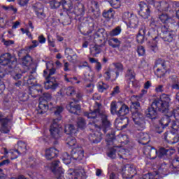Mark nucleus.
I'll return each instance as SVG.
<instances>
[{
  "mask_svg": "<svg viewBox=\"0 0 179 179\" xmlns=\"http://www.w3.org/2000/svg\"><path fill=\"white\" fill-rule=\"evenodd\" d=\"M160 10L164 12H171V7L175 5L176 6H179V3L177 1L173 2H167L162 1L159 3Z\"/></svg>",
  "mask_w": 179,
  "mask_h": 179,
  "instance_id": "obj_16",
  "label": "nucleus"
},
{
  "mask_svg": "<svg viewBox=\"0 0 179 179\" xmlns=\"http://www.w3.org/2000/svg\"><path fill=\"white\" fill-rule=\"evenodd\" d=\"M131 108H134V110H136L132 114L133 121L134 122L136 125H137V127L143 129V127H145V121L143 120V116L142 115V114L138 112V109L141 108V104L138 101H131Z\"/></svg>",
  "mask_w": 179,
  "mask_h": 179,
  "instance_id": "obj_5",
  "label": "nucleus"
},
{
  "mask_svg": "<svg viewBox=\"0 0 179 179\" xmlns=\"http://www.w3.org/2000/svg\"><path fill=\"white\" fill-rule=\"evenodd\" d=\"M158 40L159 37H155L149 44L150 49L151 51H153V52H157L159 51V46H157Z\"/></svg>",
  "mask_w": 179,
  "mask_h": 179,
  "instance_id": "obj_28",
  "label": "nucleus"
},
{
  "mask_svg": "<svg viewBox=\"0 0 179 179\" xmlns=\"http://www.w3.org/2000/svg\"><path fill=\"white\" fill-rule=\"evenodd\" d=\"M36 76H37V73L36 72V69H34L30 72L29 76L24 78V82L27 83V85L34 86V83H36Z\"/></svg>",
  "mask_w": 179,
  "mask_h": 179,
  "instance_id": "obj_17",
  "label": "nucleus"
},
{
  "mask_svg": "<svg viewBox=\"0 0 179 179\" xmlns=\"http://www.w3.org/2000/svg\"><path fill=\"white\" fill-rule=\"evenodd\" d=\"M51 94H43V99L41 98L40 99V102L36 110V114H44L45 113H47L48 109L51 110L52 108V103H50L48 105V102H47V100H51Z\"/></svg>",
  "mask_w": 179,
  "mask_h": 179,
  "instance_id": "obj_6",
  "label": "nucleus"
},
{
  "mask_svg": "<svg viewBox=\"0 0 179 179\" xmlns=\"http://www.w3.org/2000/svg\"><path fill=\"white\" fill-rule=\"evenodd\" d=\"M64 131L66 134H67V135L76 134V129H75V126L73 124H66L65 126Z\"/></svg>",
  "mask_w": 179,
  "mask_h": 179,
  "instance_id": "obj_32",
  "label": "nucleus"
},
{
  "mask_svg": "<svg viewBox=\"0 0 179 179\" xmlns=\"http://www.w3.org/2000/svg\"><path fill=\"white\" fill-rule=\"evenodd\" d=\"M172 166L174 169H179V157L175 158L172 162Z\"/></svg>",
  "mask_w": 179,
  "mask_h": 179,
  "instance_id": "obj_57",
  "label": "nucleus"
},
{
  "mask_svg": "<svg viewBox=\"0 0 179 179\" xmlns=\"http://www.w3.org/2000/svg\"><path fill=\"white\" fill-rule=\"evenodd\" d=\"M61 117L53 120L50 125V132L51 136L54 139H59L61 138V131H62V125L60 123Z\"/></svg>",
  "mask_w": 179,
  "mask_h": 179,
  "instance_id": "obj_7",
  "label": "nucleus"
},
{
  "mask_svg": "<svg viewBox=\"0 0 179 179\" xmlns=\"http://www.w3.org/2000/svg\"><path fill=\"white\" fill-rule=\"evenodd\" d=\"M65 54L66 56V58H68V59H71L72 58V55L73 54V50L71 49V48H66L65 50ZM71 58V59H69Z\"/></svg>",
  "mask_w": 179,
  "mask_h": 179,
  "instance_id": "obj_56",
  "label": "nucleus"
},
{
  "mask_svg": "<svg viewBox=\"0 0 179 179\" xmlns=\"http://www.w3.org/2000/svg\"><path fill=\"white\" fill-rule=\"evenodd\" d=\"M114 75V71L108 68L106 71L104 73L103 76L106 79V80H110Z\"/></svg>",
  "mask_w": 179,
  "mask_h": 179,
  "instance_id": "obj_36",
  "label": "nucleus"
},
{
  "mask_svg": "<svg viewBox=\"0 0 179 179\" xmlns=\"http://www.w3.org/2000/svg\"><path fill=\"white\" fill-rule=\"evenodd\" d=\"M159 19L162 23H169L171 20V17L169 16L167 14H162L159 15Z\"/></svg>",
  "mask_w": 179,
  "mask_h": 179,
  "instance_id": "obj_43",
  "label": "nucleus"
},
{
  "mask_svg": "<svg viewBox=\"0 0 179 179\" xmlns=\"http://www.w3.org/2000/svg\"><path fill=\"white\" fill-rule=\"evenodd\" d=\"M143 153L145 155V156H147V157H149V159L152 160L156 159L158 156L157 150L150 145H148L144 148Z\"/></svg>",
  "mask_w": 179,
  "mask_h": 179,
  "instance_id": "obj_13",
  "label": "nucleus"
},
{
  "mask_svg": "<svg viewBox=\"0 0 179 179\" xmlns=\"http://www.w3.org/2000/svg\"><path fill=\"white\" fill-rule=\"evenodd\" d=\"M132 16H134V14H132V13H130L129 11H127L123 13L122 19L126 24L129 22V19H131Z\"/></svg>",
  "mask_w": 179,
  "mask_h": 179,
  "instance_id": "obj_37",
  "label": "nucleus"
},
{
  "mask_svg": "<svg viewBox=\"0 0 179 179\" xmlns=\"http://www.w3.org/2000/svg\"><path fill=\"white\" fill-rule=\"evenodd\" d=\"M2 120H5L6 127H10V128H12V119H8V117L3 118L2 113L0 112V121Z\"/></svg>",
  "mask_w": 179,
  "mask_h": 179,
  "instance_id": "obj_50",
  "label": "nucleus"
},
{
  "mask_svg": "<svg viewBox=\"0 0 179 179\" xmlns=\"http://www.w3.org/2000/svg\"><path fill=\"white\" fill-rule=\"evenodd\" d=\"M66 143L69 145V146H75V145H76V139L74 138V137L69 136L66 138Z\"/></svg>",
  "mask_w": 179,
  "mask_h": 179,
  "instance_id": "obj_48",
  "label": "nucleus"
},
{
  "mask_svg": "<svg viewBox=\"0 0 179 179\" xmlns=\"http://www.w3.org/2000/svg\"><path fill=\"white\" fill-rule=\"evenodd\" d=\"M114 15H115V12L114 10H113V8L105 10L103 13V16L105 17V19H112V17H114Z\"/></svg>",
  "mask_w": 179,
  "mask_h": 179,
  "instance_id": "obj_33",
  "label": "nucleus"
},
{
  "mask_svg": "<svg viewBox=\"0 0 179 179\" xmlns=\"http://www.w3.org/2000/svg\"><path fill=\"white\" fill-rule=\"evenodd\" d=\"M117 102L116 101H112L110 103V112L111 114H117L118 111H117Z\"/></svg>",
  "mask_w": 179,
  "mask_h": 179,
  "instance_id": "obj_49",
  "label": "nucleus"
},
{
  "mask_svg": "<svg viewBox=\"0 0 179 179\" xmlns=\"http://www.w3.org/2000/svg\"><path fill=\"white\" fill-rule=\"evenodd\" d=\"M63 93L69 97H75L76 94V89L73 87H68L62 90Z\"/></svg>",
  "mask_w": 179,
  "mask_h": 179,
  "instance_id": "obj_25",
  "label": "nucleus"
},
{
  "mask_svg": "<svg viewBox=\"0 0 179 179\" xmlns=\"http://www.w3.org/2000/svg\"><path fill=\"white\" fill-rule=\"evenodd\" d=\"M146 35V27L143 25L138 31V34L136 36V41L139 44H142L145 41V36Z\"/></svg>",
  "mask_w": 179,
  "mask_h": 179,
  "instance_id": "obj_23",
  "label": "nucleus"
},
{
  "mask_svg": "<svg viewBox=\"0 0 179 179\" xmlns=\"http://www.w3.org/2000/svg\"><path fill=\"white\" fill-rule=\"evenodd\" d=\"M17 145H18L17 150H19V152L21 153H26V151L27 150V145L26 144V143L23 141H19L17 143Z\"/></svg>",
  "mask_w": 179,
  "mask_h": 179,
  "instance_id": "obj_34",
  "label": "nucleus"
},
{
  "mask_svg": "<svg viewBox=\"0 0 179 179\" xmlns=\"http://www.w3.org/2000/svg\"><path fill=\"white\" fill-rule=\"evenodd\" d=\"M46 68L47 70L43 71V76H45V78H51V76L55 73V69L52 68L49 69V74L47 76L48 73V64H46Z\"/></svg>",
  "mask_w": 179,
  "mask_h": 179,
  "instance_id": "obj_35",
  "label": "nucleus"
},
{
  "mask_svg": "<svg viewBox=\"0 0 179 179\" xmlns=\"http://www.w3.org/2000/svg\"><path fill=\"white\" fill-rule=\"evenodd\" d=\"M59 164V161H55L52 163L50 169L52 173H54L56 179H65L64 169L61 167L58 168Z\"/></svg>",
  "mask_w": 179,
  "mask_h": 179,
  "instance_id": "obj_9",
  "label": "nucleus"
},
{
  "mask_svg": "<svg viewBox=\"0 0 179 179\" xmlns=\"http://www.w3.org/2000/svg\"><path fill=\"white\" fill-rule=\"evenodd\" d=\"M129 113V108L128 107V106L124 104L121 106V108H120V110L117 111V115H127V114H128Z\"/></svg>",
  "mask_w": 179,
  "mask_h": 179,
  "instance_id": "obj_30",
  "label": "nucleus"
},
{
  "mask_svg": "<svg viewBox=\"0 0 179 179\" xmlns=\"http://www.w3.org/2000/svg\"><path fill=\"white\" fill-rule=\"evenodd\" d=\"M31 64V57L29 55H26L22 58V64L27 66V65H30Z\"/></svg>",
  "mask_w": 179,
  "mask_h": 179,
  "instance_id": "obj_47",
  "label": "nucleus"
},
{
  "mask_svg": "<svg viewBox=\"0 0 179 179\" xmlns=\"http://www.w3.org/2000/svg\"><path fill=\"white\" fill-rule=\"evenodd\" d=\"M140 10L138 12L140 16L143 19H148L150 16V9L145 2L141 1L139 3Z\"/></svg>",
  "mask_w": 179,
  "mask_h": 179,
  "instance_id": "obj_12",
  "label": "nucleus"
},
{
  "mask_svg": "<svg viewBox=\"0 0 179 179\" xmlns=\"http://www.w3.org/2000/svg\"><path fill=\"white\" fill-rule=\"evenodd\" d=\"M90 52L93 57H96L97 54H100V52H101V49L100 48V46L95 45L91 48Z\"/></svg>",
  "mask_w": 179,
  "mask_h": 179,
  "instance_id": "obj_38",
  "label": "nucleus"
},
{
  "mask_svg": "<svg viewBox=\"0 0 179 179\" xmlns=\"http://www.w3.org/2000/svg\"><path fill=\"white\" fill-rule=\"evenodd\" d=\"M64 80L67 83H72L73 85H74L75 83L79 84L80 83V81H77L75 82L73 80V79H72L71 77L69 76L68 75H65L64 76Z\"/></svg>",
  "mask_w": 179,
  "mask_h": 179,
  "instance_id": "obj_53",
  "label": "nucleus"
},
{
  "mask_svg": "<svg viewBox=\"0 0 179 179\" xmlns=\"http://www.w3.org/2000/svg\"><path fill=\"white\" fill-rule=\"evenodd\" d=\"M83 157H85L83 149L78 147L72 149L71 157L67 152H64L63 154L62 161L64 164H70L71 162H72V159H73V160H78V162H80V160L83 159Z\"/></svg>",
  "mask_w": 179,
  "mask_h": 179,
  "instance_id": "obj_3",
  "label": "nucleus"
},
{
  "mask_svg": "<svg viewBox=\"0 0 179 179\" xmlns=\"http://www.w3.org/2000/svg\"><path fill=\"white\" fill-rule=\"evenodd\" d=\"M76 96V100H80L83 97V94H82V92H77L76 91V94L74 95Z\"/></svg>",
  "mask_w": 179,
  "mask_h": 179,
  "instance_id": "obj_62",
  "label": "nucleus"
},
{
  "mask_svg": "<svg viewBox=\"0 0 179 179\" xmlns=\"http://www.w3.org/2000/svg\"><path fill=\"white\" fill-rule=\"evenodd\" d=\"M155 92H156L157 93H162V92H164V88L163 85H157V86L155 87Z\"/></svg>",
  "mask_w": 179,
  "mask_h": 179,
  "instance_id": "obj_60",
  "label": "nucleus"
},
{
  "mask_svg": "<svg viewBox=\"0 0 179 179\" xmlns=\"http://www.w3.org/2000/svg\"><path fill=\"white\" fill-rule=\"evenodd\" d=\"M170 152V150L169 149H166L164 148H161L159 150L158 153V157H159V159H162V157L166 156V155H167V152Z\"/></svg>",
  "mask_w": 179,
  "mask_h": 179,
  "instance_id": "obj_44",
  "label": "nucleus"
},
{
  "mask_svg": "<svg viewBox=\"0 0 179 179\" xmlns=\"http://www.w3.org/2000/svg\"><path fill=\"white\" fill-rule=\"evenodd\" d=\"M67 178L68 179H86V172L83 168L74 171L70 169L67 173Z\"/></svg>",
  "mask_w": 179,
  "mask_h": 179,
  "instance_id": "obj_8",
  "label": "nucleus"
},
{
  "mask_svg": "<svg viewBox=\"0 0 179 179\" xmlns=\"http://www.w3.org/2000/svg\"><path fill=\"white\" fill-rule=\"evenodd\" d=\"M128 27L131 29H137L139 26V18L135 15L129 18V22L127 23Z\"/></svg>",
  "mask_w": 179,
  "mask_h": 179,
  "instance_id": "obj_22",
  "label": "nucleus"
},
{
  "mask_svg": "<svg viewBox=\"0 0 179 179\" xmlns=\"http://www.w3.org/2000/svg\"><path fill=\"white\" fill-rule=\"evenodd\" d=\"M2 43H3L4 45H6V47H9V46L15 44V41H13L12 40L6 41L5 39H2Z\"/></svg>",
  "mask_w": 179,
  "mask_h": 179,
  "instance_id": "obj_58",
  "label": "nucleus"
},
{
  "mask_svg": "<svg viewBox=\"0 0 179 179\" xmlns=\"http://www.w3.org/2000/svg\"><path fill=\"white\" fill-rule=\"evenodd\" d=\"M143 97V95L141 94V95H138V96H131V100H137L138 102V101H142V99Z\"/></svg>",
  "mask_w": 179,
  "mask_h": 179,
  "instance_id": "obj_63",
  "label": "nucleus"
},
{
  "mask_svg": "<svg viewBox=\"0 0 179 179\" xmlns=\"http://www.w3.org/2000/svg\"><path fill=\"white\" fill-rule=\"evenodd\" d=\"M108 2L115 9H118L121 6V0H108Z\"/></svg>",
  "mask_w": 179,
  "mask_h": 179,
  "instance_id": "obj_40",
  "label": "nucleus"
},
{
  "mask_svg": "<svg viewBox=\"0 0 179 179\" xmlns=\"http://www.w3.org/2000/svg\"><path fill=\"white\" fill-rule=\"evenodd\" d=\"M108 44H109L112 48H120L121 42L117 38H112L108 41Z\"/></svg>",
  "mask_w": 179,
  "mask_h": 179,
  "instance_id": "obj_27",
  "label": "nucleus"
},
{
  "mask_svg": "<svg viewBox=\"0 0 179 179\" xmlns=\"http://www.w3.org/2000/svg\"><path fill=\"white\" fill-rule=\"evenodd\" d=\"M140 179H159V175L157 173H148L146 175H144L143 178Z\"/></svg>",
  "mask_w": 179,
  "mask_h": 179,
  "instance_id": "obj_46",
  "label": "nucleus"
},
{
  "mask_svg": "<svg viewBox=\"0 0 179 179\" xmlns=\"http://www.w3.org/2000/svg\"><path fill=\"white\" fill-rule=\"evenodd\" d=\"M46 82L45 83V89H52V90H55L57 87H58V83L55 80V78L54 77H45Z\"/></svg>",
  "mask_w": 179,
  "mask_h": 179,
  "instance_id": "obj_14",
  "label": "nucleus"
},
{
  "mask_svg": "<svg viewBox=\"0 0 179 179\" xmlns=\"http://www.w3.org/2000/svg\"><path fill=\"white\" fill-rule=\"evenodd\" d=\"M109 34L110 36H111V37H115V36L121 34V27H117L116 28L110 31Z\"/></svg>",
  "mask_w": 179,
  "mask_h": 179,
  "instance_id": "obj_45",
  "label": "nucleus"
},
{
  "mask_svg": "<svg viewBox=\"0 0 179 179\" xmlns=\"http://www.w3.org/2000/svg\"><path fill=\"white\" fill-rule=\"evenodd\" d=\"M108 87H110V86H108V85H107L103 82H100L98 85V90L101 93H103V92H104V90H107V89H108Z\"/></svg>",
  "mask_w": 179,
  "mask_h": 179,
  "instance_id": "obj_41",
  "label": "nucleus"
},
{
  "mask_svg": "<svg viewBox=\"0 0 179 179\" xmlns=\"http://www.w3.org/2000/svg\"><path fill=\"white\" fill-rule=\"evenodd\" d=\"M120 139L122 141V142H123V143H128V136L127 135H121L120 136Z\"/></svg>",
  "mask_w": 179,
  "mask_h": 179,
  "instance_id": "obj_64",
  "label": "nucleus"
},
{
  "mask_svg": "<svg viewBox=\"0 0 179 179\" xmlns=\"http://www.w3.org/2000/svg\"><path fill=\"white\" fill-rule=\"evenodd\" d=\"M174 110H175L173 109L170 110V108H169V113H166L167 115L160 120V124L163 128H164V127H169V124L170 123V117H169L174 116Z\"/></svg>",
  "mask_w": 179,
  "mask_h": 179,
  "instance_id": "obj_18",
  "label": "nucleus"
},
{
  "mask_svg": "<svg viewBox=\"0 0 179 179\" xmlns=\"http://www.w3.org/2000/svg\"><path fill=\"white\" fill-rule=\"evenodd\" d=\"M36 14L39 19H45V14H44V10L43 8H41L39 10H36Z\"/></svg>",
  "mask_w": 179,
  "mask_h": 179,
  "instance_id": "obj_51",
  "label": "nucleus"
},
{
  "mask_svg": "<svg viewBox=\"0 0 179 179\" xmlns=\"http://www.w3.org/2000/svg\"><path fill=\"white\" fill-rule=\"evenodd\" d=\"M5 120H0V124L1 125V127L0 129V132H1L2 134H8V132H10V127L9 126H6V124H5Z\"/></svg>",
  "mask_w": 179,
  "mask_h": 179,
  "instance_id": "obj_29",
  "label": "nucleus"
},
{
  "mask_svg": "<svg viewBox=\"0 0 179 179\" xmlns=\"http://www.w3.org/2000/svg\"><path fill=\"white\" fill-rule=\"evenodd\" d=\"M96 104V108L94 109L93 111L90 110V113L86 112L85 113V117L90 118L93 122L92 127L96 129L95 133L90 136V141L93 143H99L101 141L102 134L100 133V129H102L103 132H106L107 129L111 127V123L107 118V113L100 110V104Z\"/></svg>",
  "mask_w": 179,
  "mask_h": 179,
  "instance_id": "obj_1",
  "label": "nucleus"
},
{
  "mask_svg": "<svg viewBox=\"0 0 179 179\" xmlns=\"http://www.w3.org/2000/svg\"><path fill=\"white\" fill-rule=\"evenodd\" d=\"M171 101L170 95L166 94H162L159 99L154 100L151 107L148 108V114L151 117V120L156 118L157 111L165 113H169Z\"/></svg>",
  "mask_w": 179,
  "mask_h": 179,
  "instance_id": "obj_2",
  "label": "nucleus"
},
{
  "mask_svg": "<svg viewBox=\"0 0 179 179\" xmlns=\"http://www.w3.org/2000/svg\"><path fill=\"white\" fill-rule=\"evenodd\" d=\"M52 9H58L62 5L63 9H66V5L71 6V3H68V0H50L49 1Z\"/></svg>",
  "mask_w": 179,
  "mask_h": 179,
  "instance_id": "obj_11",
  "label": "nucleus"
},
{
  "mask_svg": "<svg viewBox=\"0 0 179 179\" xmlns=\"http://www.w3.org/2000/svg\"><path fill=\"white\" fill-rule=\"evenodd\" d=\"M13 157H11V160H15V159H17L20 155V151L19 150H15L10 152Z\"/></svg>",
  "mask_w": 179,
  "mask_h": 179,
  "instance_id": "obj_55",
  "label": "nucleus"
},
{
  "mask_svg": "<svg viewBox=\"0 0 179 179\" xmlns=\"http://www.w3.org/2000/svg\"><path fill=\"white\" fill-rule=\"evenodd\" d=\"M139 143L141 145H148L150 142V137L148 133H139L137 134Z\"/></svg>",
  "mask_w": 179,
  "mask_h": 179,
  "instance_id": "obj_19",
  "label": "nucleus"
},
{
  "mask_svg": "<svg viewBox=\"0 0 179 179\" xmlns=\"http://www.w3.org/2000/svg\"><path fill=\"white\" fill-rule=\"evenodd\" d=\"M126 77L130 79V82H129V88L138 89V87H139V83H138V81L135 80V72H134L133 70L129 69Z\"/></svg>",
  "mask_w": 179,
  "mask_h": 179,
  "instance_id": "obj_10",
  "label": "nucleus"
},
{
  "mask_svg": "<svg viewBox=\"0 0 179 179\" xmlns=\"http://www.w3.org/2000/svg\"><path fill=\"white\" fill-rule=\"evenodd\" d=\"M135 171V166L131 164H127L122 169V174L126 178H129L131 174H136Z\"/></svg>",
  "mask_w": 179,
  "mask_h": 179,
  "instance_id": "obj_15",
  "label": "nucleus"
},
{
  "mask_svg": "<svg viewBox=\"0 0 179 179\" xmlns=\"http://www.w3.org/2000/svg\"><path fill=\"white\" fill-rule=\"evenodd\" d=\"M16 57L10 53H4L0 56V64L3 66H8V72H11L10 69H13L16 66Z\"/></svg>",
  "mask_w": 179,
  "mask_h": 179,
  "instance_id": "obj_4",
  "label": "nucleus"
},
{
  "mask_svg": "<svg viewBox=\"0 0 179 179\" xmlns=\"http://www.w3.org/2000/svg\"><path fill=\"white\" fill-rule=\"evenodd\" d=\"M137 52L139 57H143V55H145L146 50H145V48H143V46H138L137 48Z\"/></svg>",
  "mask_w": 179,
  "mask_h": 179,
  "instance_id": "obj_54",
  "label": "nucleus"
},
{
  "mask_svg": "<svg viewBox=\"0 0 179 179\" xmlns=\"http://www.w3.org/2000/svg\"><path fill=\"white\" fill-rule=\"evenodd\" d=\"M29 0H18L17 3L20 6H26L29 3Z\"/></svg>",
  "mask_w": 179,
  "mask_h": 179,
  "instance_id": "obj_61",
  "label": "nucleus"
},
{
  "mask_svg": "<svg viewBox=\"0 0 179 179\" xmlns=\"http://www.w3.org/2000/svg\"><path fill=\"white\" fill-rule=\"evenodd\" d=\"M117 152V155L120 159H126V157H128L130 155L129 151L124 148H119Z\"/></svg>",
  "mask_w": 179,
  "mask_h": 179,
  "instance_id": "obj_31",
  "label": "nucleus"
},
{
  "mask_svg": "<svg viewBox=\"0 0 179 179\" xmlns=\"http://www.w3.org/2000/svg\"><path fill=\"white\" fill-rule=\"evenodd\" d=\"M117 150L118 151V150L115 148L111 149L108 153V157H110V159H115V157H117Z\"/></svg>",
  "mask_w": 179,
  "mask_h": 179,
  "instance_id": "obj_52",
  "label": "nucleus"
},
{
  "mask_svg": "<svg viewBox=\"0 0 179 179\" xmlns=\"http://www.w3.org/2000/svg\"><path fill=\"white\" fill-rule=\"evenodd\" d=\"M54 111H55V115L59 116L57 118H61V120H62V117H61V114H62L64 111V107L56 106L54 108Z\"/></svg>",
  "mask_w": 179,
  "mask_h": 179,
  "instance_id": "obj_39",
  "label": "nucleus"
},
{
  "mask_svg": "<svg viewBox=\"0 0 179 179\" xmlns=\"http://www.w3.org/2000/svg\"><path fill=\"white\" fill-rule=\"evenodd\" d=\"M85 89L87 93H93V89H94V85L93 84H89L86 86Z\"/></svg>",
  "mask_w": 179,
  "mask_h": 179,
  "instance_id": "obj_59",
  "label": "nucleus"
},
{
  "mask_svg": "<svg viewBox=\"0 0 179 179\" xmlns=\"http://www.w3.org/2000/svg\"><path fill=\"white\" fill-rule=\"evenodd\" d=\"M176 37V32L173 31H166L163 33L162 39L166 43H171Z\"/></svg>",
  "mask_w": 179,
  "mask_h": 179,
  "instance_id": "obj_21",
  "label": "nucleus"
},
{
  "mask_svg": "<svg viewBox=\"0 0 179 179\" xmlns=\"http://www.w3.org/2000/svg\"><path fill=\"white\" fill-rule=\"evenodd\" d=\"M58 155V151L55 148H50L45 150V157L48 160H51V159H54V157H57Z\"/></svg>",
  "mask_w": 179,
  "mask_h": 179,
  "instance_id": "obj_20",
  "label": "nucleus"
},
{
  "mask_svg": "<svg viewBox=\"0 0 179 179\" xmlns=\"http://www.w3.org/2000/svg\"><path fill=\"white\" fill-rule=\"evenodd\" d=\"M169 137L171 138L172 139L167 138V133H165L164 134V139H165V141H167L169 143H171V145H174V143H177V142H178V136H177L176 134H174L173 133H169Z\"/></svg>",
  "mask_w": 179,
  "mask_h": 179,
  "instance_id": "obj_24",
  "label": "nucleus"
},
{
  "mask_svg": "<svg viewBox=\"0 0 179 179\" xmlns=\"http://www.w3.org/2000/svg\"><path fill=\"white\" fill-rule=\"evenodd\" d=\"M67 110L69 113H71V114H76V112L80 110V106L76 105L74 102H71L67 106Z\"/></svg>",
  "mask_w": 179,
  "mask_h": 179,
  "instance_id": "obj_26",
  "label": "nucleus"
},
{
  "mask_svg": "<svg viewBox=\"0 0 179 179\" xmlns=\"http://www.w3.org/2000/svg\"><path fill=\"white\" fill-rule=\"evenodd\" d=\"M77 125L78 128H80L81 129L86 128V122L85 121V119L78 117L77 120Z\"/></svg>",
  "mask_w": 179,
  "mask_h": 179,
  "instance_id": "obj_42",
  "label": "nucleus"
}]
</instances>
